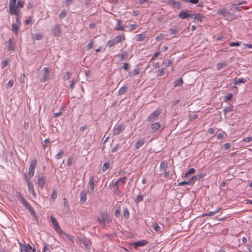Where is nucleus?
I'll use <instances>...</instances> for the list:
<instances>
[{"label":"nucleus","mask_w":252,"mask_h":252,"mask_svg":"<svg viewBox=\"0 0 252 252\" xmlns=\"http://www.w3.org/2000/svg\"><path fill=\"white\" fill-rule=\"evenodd\" d=\"M57 197V193L56 190H53L51 195V198H52L53 200H55V199H56Z\"/></svg>","instance_id":"obj_50"},{"label":"nucleus","mask_w":252,"mask_h":252,"mask_svg":"<svg viewBox=\"0 0 252 252\" xmlns=\"http://www.w3.org/2000/svg\"><path fill=\"white\" fill-rule=\"evenodd\" d=\"M37 162L35 159L32 160L29 167V172L27 175L29 177H32L34 174V169L36 166Z\"/></svg>","instance_id":"obj_5"},{"label":"nucleus","mask_w":252,"mask_h":252,"mask_svg":"<svg viewBox=\"0 0 252 252\" xmlns=\"http://www.w3.org/2000/svg\"><path fill=\"white\" fill-rule=\"evenodd\" d=\"M165 68H161L160 69H158L157 72V76H161L164 74L165 73Z\"/></svg>","instance_id":"obj_38"},{"label":"nucleus","mask_w":252,"mask_h":252,"mask_svg":"<svg viewBox=\"0 0 252 252\" xmlns=\"http://www.w3.org/2000/svg\"><path fill=\"white\" fill-rule=\"evenodd\" d=\"M143 200V195L142 194H139L137 196L136 201L137 202H141Z\"/></svg>","instance_id":"obj_51"},{"label":"nucleus","mask_w":252,"mask_h":252,"mask_svg":"<svg viewBox=\"0 0 252 252\" xmlns=\"http://www.w3.org/2000/svg\"><path fill=\"white\" fill-rule=\"evenodd\" d=\"M123 215L126 218H127L129 217V213L127 208H126L124 209Z\"/></svg>","instance_id":"obj_47"},{"label":"nucleus","mask_w":252,"mask_h":252,"mask_svg":"<svg viewBox=\"0 0 252 252\" xmlns=\"http://www.w3.org/2000/svg\"><path fill=\"white\" fill-rule=\"evenodd\" d=\"M115 44H116V42L114 39L110 40L108 41L107 46L108 47L110 48V47H112V46H113Z\"/></svg>","instance_id":"obj_42"},{"label":"nucleus","mask_w":252,"mask_h":252,"mask_svg":"<svg viewBox=\"0 0 252 252\" xmlns=\"http://www.w3.org/2000/svg\"><path fill=\"white\" fill-rule=\"evenodd\" d=\"M160 113V111L158 109H157L153 113H152L147 118V121L151 122L155 120Z\"/></svg>","instance_id":"obj_10"},{"label":"nucleus","mask_w":252,"mask_h":252,"mask_svg":"<svg viewBox=\"0 0 252 252\" xmlns=\"http://www.w3.org/2000/svg\"><path fill=\"white\" fill-rule=\"evenodd\" d=\"M167 163L163 161L160 163V169L161 170H165L167 167Z\"/></svg>","instance_id":"obj_45"},{"label":"nucleus","mask_w":252,"mask_h":252,"mask_svg":"<svg viewBox=\"0 0 252 252\" xmlns=\"http://www.w3.org/2000/svg\"><path fill=\"white\" fill-rule=\"evenodd\" d=\"M125 39V38L124 34L117 35L114 39L116 43H119V42L124 40Z\"/></svg>","instance_id":"obj_31"},{"label":"nucleus","mask_w":252,"mask_h":252,"mask_svg":"<svg viewBox=\"0 0 252 252\" xmlns=\"http://www.w3.org/2000/svg\"><path fill=\"white\" fill-rule=\"evenodd\" d=\"M51 221L52 223V224L53 225V227H54L55 231L58 233H59V234H61L62 233L67 238H68L69 240H71V236L70 235H69L66 233H63L62 231V229L60 227L56 218L54 217H53V216L51 217Z\"/></svg>","instance_id":"obj_2"},{"label":"nucleus","mask_w":252,"mask_h":252,"mask_svg":"<svg viewBox=\"0 0 252 252\" xmlns=\"http://www.w3.org/2000/svg\"><path fill=\"white\" fill-rule=\"evenodd\" d=\"M128 28H129V32H131L133 30L136 29L138 27V25L137 24H130L128 26Z\"/></svg>","instance_id":"obj_41"},{"label":"nucleus","mask_w":252,"mask_h":252,"mask_svg":"<svg viewBox=\"0 0 252 252\" xmlns=\"http://www.w3.org/2000/svg\"><path fill=\"white\" fill-rule=\"evenodd\" d=\"M32 177H28V175H27V174H25L24 175V179L27 184L28 188V190L29 191H31L32 190H34V186L33 184L32 183V181H31V179Z\"/></svg>","instance_id":"obj_9"},{"label":"nucleus","mask_w":252,"mask_h":252,"mask_svg":"<svg viewBox=\"0 0 252 252\" xmlns=\"http://www.w3.org/2000/svg\"><path fill=\"white\" fill-rule=\"evenodd\" d=\"M123 68L125 70H127L128 69V68H129V64L128 63H125L123 65Z\"/></svg>","instance_id":"obj_63"},{"label":"nucleus","mask_w":252,"mask_h":252,"mask_svg":"<svg viewBox=\"0 0 252 252\" xmlns=\"http://www.w3.org/2000/svg\"><path fill=\"white\" fill-rule=\"evenodd\" d=\"M97 220L100 224L105 226L106 223L110 221V219L108 215L102 213L101 217L97 218Z\"/></svg>","instance_id":"obj_4"},{"label":"nucleus","mask_w":252,"mask_h":252,"mask_svg":"<svg viewBox=\"0 0 252 252\" xmlns=\"http://www.w3.org/2000/svg\"><path fill=\"white\" fill-rule=\"evenodd\" d=\"M52 32L55 36H59L61 33V30L59 25L57 24L53 26Z\"/></svg>","instance_id":"obj_11"},{"label":"nucleus","mask_w":252,"mask_h":252,"mask_svg":"<svg viewBox=\"0 0 252 252\" xmlns=\"http://www.w3.org/2000/svg\"><path fill=\"white\" fill-rule=\"evenodd\" d=\"M217 14L222 16L224 19L229 21H231L234 19L236 17L234 13L227 11L225 8L218 9L217 11Z\"/></svg>","instance_id":"obj_1"},{"label":"nucleus","mask_w":252,"mask_h":252,"mask_svg":"<svg viewBox=\"0 0 252 252\" xmlns=\"http://www.w3.org/2000/svg\"><path fill=\"white\" fill-rule=\"evenodd\" d=\"M148 244V242L146 240H142L140 241L136 242L133 243L134 247L144 246Z\"/></svg>","instance_id":"obj_21"},{"label":"nucleus","mask_w":252,"mask_h":252,"mask_svg":"<svg viewBox=\"0 0 252 252\" xmlns=\"http://www.w3.org/2000/svg\"><path fill=\"white\" fill-rule=\"evenodd\" d=\"M168 2L174 7L179 8L180 6V3L175 0H168Z\"/></svg>","instance_id":"obj_26"},{"label":"nucleus","mask_w":252,"mask_h":252,"mask_svg":"<svg viewBox=\"0 0 252 252\" xmlns=\"http://www.w3.org/2000/svg\"><path fill=\"white\" fill-rule=\"evenodd\" d=\"M226 65V62L220 63L217 64V69L218 70H220V69L224 67Z\"/></svg>","instance_id":"obj_35"},{"label":"nucleus","mask_w":252,"mask_h":252,"mask_svg":"<svg viewBox=\"0 0 252 252\" xmlns=\"http://www.w3.org/2000/svg\"><path fill=\"white\" fill-rule=\"evenodd\" d=\"M66 15V11L63 10L59 15V18L61 19L64 18Z\"/></svg>","instance_id":"obj_49"},{"label":"nucleus","mask_w":252,"mask_h":252,"mask_svg":"<svg viewBox=\"0 0 252 252\" xmlns=\"http://www.w3.org/2000/svg\"><path fill=\"white\" fill-rule=\"evenodd\" d=\"M80 202L81 204H84L87 200V192L85 190H82L80 193Z\"/></svg>","instance_id":"obj_17"},{"label":"nucleus","mask_w":252,"mask_h":252,"mask_svg":"<svg viewBox=\"0 0 252 252\" xmlns=\"http://www.w3.org/2000/svg\"><path fill=\"white\" fill-rule=\"evenodd\" d=\"M195 182V175L193 176L188 181H184L179 183V186H185L187 185H191L194 184Z\"/></svg>","instance_id":"obj_15"},{"label":"nucleus","mask_w":252,"mask_h":252,"mask_svg":"<svg viewBox=\"0 0 252 252\" xmlns=\"http://www.w3.org/2000/svg\"><path fill=\"white\" fill-rule=\"evenodd\" d=\"M232 98V94H228L225 96L224 100L225 101H230V100H231Z\"/></svg>","instance_id":"obj_44"},{"label":"nucleus","mask_w":252,"mask_h":252,"mask_svg":"<svg viewBox=\"0 0 252 252\" xmlns=\"http://www.w3.org/2000/svg\"><path fill=\"white\" fill-rule=\"evenodd\" d=\"M110 166V164L109 162H105L102 167V170L105 171L109 168Z\"/></svg>","instance_id":"obj_43"},{"label":"nucleus","mask_w":252,"mask_h":252,"mask_svg":"<svg viewBox=\"0 0 252 252\" xmlns=\"http://www.w3.org/2000/svg\"><path fill=\"white\" fill-rule=\"evenodd\" d=\"M7 49L8 51H13L14 46L12 39H9L8 41Z\"/></svg>","instance_id":"obj_27"},{"label":"nucleus","mask_w":252,"mask_h":252,"mask_svg":"<svg viewBox=\"0 0 252 252\" xmlns=\"http://www.w3.org/2000/svg\"><path fill=\"white\" fill-rule=\"evenodd\" d=\"M145 143V140L144 139H141L138 140L135 144V148L136 149H139L140 148L142 145H144Z\"/></svg>","instance_id":"obj_29"},{"label":"nucleus","mask_w":252,"mask_h":252,"mask_svg":"<svg viewBox=\"0 0 252 252\" xmlns=\"http://www.w3.org/2000/svg\"><path fill=\"white\" fill-rule=\"evenodd\" d=\"M146 36L143 33L136 34L135 36V39L137 41H142L145 39Z\"/></svg>","instance_id":"obj_25"},{"label":"nucleus","mask_w":252,"mask_h":252,"mask_svg":"<svg viewBox=\"0 0 252 252\" xmlns=\"http://www.w3.org/2000/svg\"><path fill=\"white\" fill-rule=\"evenodd\" d=\"M247 2L246 1H242L241 2H239V3H234V4H232V6H236L234 8V10L236 11H241V8H242V6L241 7H239L238 6L239 5H241L242 4H246Z\"/></svg>","instance_id":"obj_24"},{"label":"nucleus","mask_w":252,"mask_h":252,"mask_svg":"<svg viewBox=\"0 0 252 252\" xmlns=\"http://www.w3.org/2000/svg\"><path fill=\"white\" fill-rule=\"evenodd\" d=\"M13 85H14L13 81L12 80H10L8 81V82L6 84V88H11L13 86Z\"/></svg>","instance_id":"obj_54"},{"label":"nucleus","mask_w":252,"mask_h":252,"mask_svg":"<svg viewBox=\"0 0 252 252\" xmlns=\"http://www.w3.org/2000/svg\"><path fill=\"white\" fill-rule=\"evenodd\" d=\"M221 208H219L217 210H216L214 212H209L208 213H206L205 216H213L215 215L217 213H218L220 210Z\"/></svg>","instance_id":"obj_36"},{"label":"nucleus","mask_w":252,"mask_h":252,"mask_svg":"<svg viewBox=\"0 0 252 252\" xmlns=\"http://www.w3.org/2000/svg\"><path fill=\"white\" fill-rule=\"evenodd\" d=\"M178 16L181 19H185L192 17V14L189 13L188 10H182L179 13Z\"/></svg>","instance_id":"obj_8"},{"label":"nucleus","mask_w":252,"mask_h":252,"mask_svg":"<svg viewBox=\"0 0 252 252\" xmlns=\"http://www.w3.org/2000/svg\"><path fill=\"white\" fill-rule=\"evenodd\" d=\"M140 72V69L139 68H136L132 71V75L135 76L137 74H138Z\"/></svg>","instance_id":"obj_59"},{"label":"nucleus","mask_w":252,"mask_h":252,"mask_svg":"<svg viewBox=\"0 0 252 252\" xmlns=\"http://www.w3.org/2000/svg\"><path fill=\"white\" fill-rule=\"evenodd\" d=\"M117 26L115 27V30L116 31H124V27L121 25L122 22L120 20H117Z\"/></svg>","instance_id":"obj_22"},{"label":"nucleus","mask_w":252,"mask_h":252,"mask_svg":"<svg viewBox=\"0 0 252 252\" xmlns=\"http://www.w3.org/2000/svg\"><path fill=\"white\" fill-rule=\"evenodd\" d=\"M160 127V125L159 123H153L151 126L152 133H154L157 131Z\"/></svg>","instance_id":"obj_20"},{"label":"nucleus","mask_w":252,"mask_h":252,"mask_svg":"<svg viewBox=\"0 0 252 252\" xmlns=\"http://www.w3.org/2000/svg\"><path fill=\"white\" fill-rule=\"evenodd\" d=\"M12 31L16 34H17L18 33L19 31V25L17 24H13L11 26Z\"/></svg>","instance_id":"obj_30"},{"label":"nucleus","mask_w":252,"mask_h":252,"mask_svg":"<svg viewBox=\"0 0 252 252\" xmlns=\"http://www.w3.org/2000/svg\"><path fill=\"white\" fill-rule=\"evenodd\" d=\"M183 82L182 78L177 79L174 82L175 86H181L183 85Z\"/></svg>","instance_id":"obj_34"},{"label":"nucleus","mask_w":252,"mask_h":252,"mask_svg":"<svg viewBox=\"0 0 252 252\" xmlns=\"http://www.w3.org/2000/svg\"><path fill=\"white\" fill-rule=\"evenodd\" d=\"M42 252H51L50 250L47 249V246L46 244L44 245Z\"/></svg>","instance_id":"obj_64"},{"label":"nucleus","mask_w":252,"mask_h":252,"mask_svg":"<svg viewBox=\"0 0 252 252\" xmlns=\"http://www.w3.org/2000/svg\"><path fill=\"white\" fill-rule=\"evenodd\" d=\"M205 176H206L205 173H201L198 174L197 175L195 176V181L196 180H199L202 179L203 178H204Z\"/></svg>","instance_id":"obj_39"},{"label":"nucleus","mask_w":252,"mask_h":252,"mask_svg":"<svg viewBox=\"0 0 252 252\" xmlns=\"http://www.w3.org/2000/svg\"><path fill=\"white\" fill-rule=\"evenodd\" d=\"M153 228L156 232L160 231V227L157 223L153 224Z\"/></svg>","instance_id":"obj_48"},{"label":"nucleus","mask_w":252,"mask_h":252,"mask_svg":"<svg viewBox=\"0 0 252 252\" xmlns=\"http://www.w3.org/2000/svg\"><path fill=\"white\" fill-rule=\"evenodd\" d=\"M125 129V126L123 124H121L116 125L113 129V133L115 135L120 134Z\"/></svg>","instance_id":"obj_7"},{"label":"nucleus","mask_w":252,"mask_h":252,"mask_svg":"<svg viewBox=\"0 0 252 252\" xmlns=\"http://www.w3.org/2000/svg\"><path fill=\"white\" fill-rule=\"evenodd\" d=\"M169 32H170V34H176L177 33L178 30L175 29H170Z\"/></svg>","instance_id":"obj_60"},{"label":"nucleus","mask_w":252,"mask_h":252,"mask_svg":"<svg viewBox=\"0 0 252 252\" xmlns=\"http://www.w3.org/2000/svg\"><path fill=\"white\" fill-rule=\"evenodd\" d=\"M94 44V43L93 40L90 41L89 43H88V44L87 46V47H86L87 49L88 50H89L92 49L93 48V47Z\"/></svg>","instance_id":"obj_52"},{"label":"nucleus","mask_w":252,"mask_h":252,"mask_svg":"<svg viewBox=\"0 0 252 252\" xmlns=\"http://www.w3.org/2000/svg\"><path fill=\"white\" fill-rule=\"evenodd\" d=\"M34 38L37 40H39L42 39V35L39 33H36L34 34Z\"/></svg>","instance_id":"obj_56"},{"label":"nucleus","mask_w":252,"mask_h":252,"mask_svg":"<svg viewBox=\"0 0 252 252\" xmlns=\"http://www.w3.org/2000/svg\"><path fill=\"white\" fill-rule=\"evenodd\" d=\"M117 56H119L120 57V60L121 61L124 60L127 57L128 55L126 53H124V54H121V55H118Z\"/></svg>","instance_id":"obj_46"},{"label":"nucleus","mask_w":252,"mask_h":252,"mask_svg":"<svg viewBox=\"0 0 252 252\" xmlns=\"http://www.w3.org/2000/svg\"><path fill=\"white\" fill-rule=\"evenodd\" d=\"M127 90V86H123L119 90V91H118V94L119 95H122L123 94H124L126 90Z\"/></svg>","instance_id":"obj_32"},{"label":"nucleus","mask_w":252,"mask_h":252,"mask_svg":"<svg viewBox=\"0 0 252 252\" xmlns=\"http://www.w3.org/2000/svg\"><path fill=\"white\" fill-rule=\"evenodd\" d=\"M71 74H72L71 72L66 71L63 75V79L65 81L68 80L70 78Z\"/></svg>","instance_id":"obj_40"},{"label":"nucleus","mask_w":252,"mask_h":252,"mask_svg":"<svg viewBox=\"0 0 252 252\" xmlns=\"http://www.w3.org/2000/svg\"><path fill=\"white\" fill-rule=\"evenodd\" d=\"M126 177H122L121 178H120L119 180H118L117 181L115 182V185H122V186H124L126 183Z\"/></svg>","instance_id":"obj_23"},{"label":"nucleus","mask_w":252,"mask_h":252,"mask_svg":"<svg viewBox=\"0 0 252 252\" xmlns=\"http://www.w3.org/2000/svg\"><path fill=\"white\" fill-rule=\"evenodd\" d=\"M163 38V34H160V35L157 36L156 38V39L157 40V41H160V40H161Z\"/></svg>","instance_id":"obj_62"},{"label":"nucleus","mask_w":252,"mask_h":252,"mask_svg":"<svg viewBox=\"0 0 252 252\" xmlns=\"http://www.w3.org/2000/svg\"><path fill=\"white\" fill-rule=\"evenodd\" d=\"M45 183V178L42 175H39L38 176L37 184L41 188L43 189L44 187Z\"/></svg>","instance_id":"obj_12"},{"label":"nucleus","mask_w":252,"mask_h":252,"mask_svg":"<svg viewBox=\"0 0 252 252\" xmlns=\"http://www.w3.org/2000/svg\"><path fill=\"white\" fill-rule=\"evenodd\" d=\"M194 19V22L199 21L201 22L203 19V16L201 14L196 13L192 14V17Z\"/></svg>","instance_id":"obj_18"},{"label":"nucleus","mask_w":252,"mask_h":252,"mask_svg":"<svg viewBox=\"0 0 252 252\" xmlns=\"http://www.w3.org/2000/svg\"><path fill=\"white\" fill-rule=\"evenodd\" d=\"M8 64V61L7 60H4L1 62V68H5Z\"/></svg>","instance_id":"obj_58"},{"label":"nucleus","mask_w":252,"mask_h":252,"mask_svg":"<svg viewBox=\"0 0 252 252\" xmlns=\"http://www.w3.org/2000/svg\"><path fill=\"white\" fill-rule=\"evenodd\" d=\"M240 42H231L229 43V46L231 47L233 46H240Z\"/></svg>","instance_id":"obj_53"},{"label":"nucleus","mask_w":252,"mask_h":252,"mask_svg":"<svg viewBox=\"0 0 252 252\" xmlns=\"http://www.w3.org/2000/svg\"><path fill=\"white\" fill-rule=\"evenodd\" d=\"M81 243L87 249H90L91 242L89 240L83 239L80 241Z\"/></svg>","instance_id":"obj_19"},{"label":"nucleus","mask_w":252,"mask_h":252,"mask_svg":"<svg viewBox=\"0 0 252 252\" xmlns=\"http://www.w3.org/2000/svg\"><path fill=\"white\" fill-rule=\"evenodd\" d=\"M16 6L17 8H22L24 6V2L23 1L18 0Z\"/></svg>","instance_id":"obj_57"},{"label":"nucleus","mask_w":252,"mask_h":252,"mask_svg":"<svg viewBox=\"0 0 252 252\" xmlns=\"http://www.w3.org/2000/svg\"><path fill=\"white\" fill-rule=\"evenodd\" d=\"M9 13L11 14L15 15L16 16L18 15V10L16 5H9Z\"/></svg>","instance_id":"obj_14"},{"label":"nucleus","mask_w":252,"mask_h":252,"mask_svg":"<svg viewBox=\"0 0 252 252\" xmlns=\"http://www.w3.org/2000/svg\"><path fill=\"white\" fill-rule=\"evenodd\" d=\"M95 181V178L94 176L91 177L89 181V183L88 184V192L90 193H92L94 192V182Z\"/></svg>","instance_id":"obj_6"},{"label":"nucleus","mask_w":252,"mask_h":252,"mask_svg":"<svg viewBox=\"0 0 252 252\" xmlns=\"http://www.w3.org/2000/svg\"><path fill=\"white\" fill-rule=\"evenodd\" d=\"M195 169L193 168H190L189 171L183 176L184 178H187L189 175L195 173Z\"/></svg>","instance_id":"obj_33"},{"label":"nucleus","mask_w":252,"mask_h":252,"mask_svg":"<svg viewBox=\"0 0 252 252\" xmlns=\"http://www.w3.org/2000/svg\"><path fill=\"white\" fill-rule=\"evenodd\" d=\"M50 69L47 67H44L42 70L41 78L40 81L45 82L50 79Z\"/></svg>","instance_id":"obj_3"},{"label":"nucleus","mask_w":252,"mask_h":252,"mask_svg":"<svg viewBox=\"0 0 252 252\" xmlns=\"http://www.w3.org/2000/svg\"><path fill=\"white\" fill-rule=\"evenodd\" d=\"M21 248V252H31L32 247L29 245H22L20 244Z\"/></svg>","instance_id":"obj_13"},{"label":"nucleus","mask_w":252,"mask_h":252,"mask_svg":"<svg viewBox=\"0 0 252 252\" xmlns=\"http://www.w3.org/2000/svg\"><path fill=\"white\" fill-rule=\"evenodd\" d=\"M232 109H233V106L232 105H230V106H229L225 107L223 109V112H224V114L226 115V114L227 113L230 112L232 111Z\"/></svg>","instance_id":"obj_37"},{"label":"nucleus","mask_w":252,"mask_h":252,"mask_svg":"<svg viewBox=\"0 0 252 252\" xmlns=\"http://www.w3.org/2000/svg\"><path fill=\"white\" fill-rule=\"evenodd\" d=\"M246 81V79L243 78H236L233 80V83L235 85L238 84L239 83H244Z\"/></svg>","instance_id":"obj_28"},{"label":"nucleus","mask_w":252,"mask_h":252,"mask_svg":"<svg viewBox=\"0 0 252 252\" xmlns=\"http://www.w3.org/2000/svg\"><path fill=\"white\" fill-rule=\"evenodd\" d=\"M21 201H22L23 204L25 206V207L26 208H27L28 209V210L30 212L34 213V211H33V208L32 207L31 205L28 201H27L25 200V199H24V198H22Z\"/></svg>","instance_id":"obj_16"},{"label":"nucleus","mask_w":252,"mask_h":252,"mask_svg":"<svg viewBox=\"0 0 252 252\" xmlns=\"http://www.w3.org/2000/svg\"><path fill=\"white\" fill-rule=\"evenodd\" d=\"M160 52H156L154 54V55L151 59V61L155 60V59L159 55Z\"/></svg>","instance_id":"obj_61"},{"label":"nucleus","mask_w":252,"mask_h":252,"mask_svg":"<svg viewBox=\"0 0 252 252\" xmlns=\"http://www.w3.org/2000/svg\"><path fill=\"white\" fill-rule=\"evenodd\" d=\"M243 141L247 143L251 142L252 141V137H247L244 138Z\"/></svg>","instance_id":"obj_55"}]
</instances>
